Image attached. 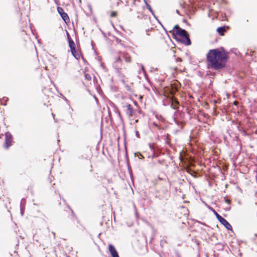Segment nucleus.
I'll list each match as a JSON object with an SVG mask.
<instances>
[{
	"label": "nucleus",
	"instance_id": "f257e3e1",
	"mask_svg": "<svg viewBox=\"0 0 257 257\" xmlns=\"http://www.w3.org/2000/svg\"><path fill=\"white\" fill-rule=\"evenodd\" d=\"M208 66L215 70L225 67L227 60V54L221 48L210 50L207 54Z\"/></svg>",
	"mask_w": 257,
	"mask_h": 257
},
{
	"label": "nucleus",
	"instance_id": "f03ea898",
	"mask_svg": "<svg viewBox=\"0 0 257 257\" xmlns=\"http://www.w3.org/2000/svg\"><path fill=\"white\" fill-rule=\"evenodd\" d=\"M173 31V34L175 35L176 39H178L185 45H189L191 44L190 40L185 30L182 29L176 25L174 27Z\"/></svg>",
	"mask_w": 257,
	"mask_h": 257
},
{
	"label": "nucleus",
	"instance_id": "7ed1b4c3",
	"mask_svg": "<svg viewBox=\"0 0 257 257\" xmlns=\"http://www.w3.org/2000/svg\"><path fill=\"white\" fill-rule=\"evenodd\" d=\"M5 136V141L3 146L5 149H8L12 145L13 142V137L9 132H6Z\"/></svg>",
	"mask_w": 257,
	"mask_h": 257
},
{
	"label": "nucleus",
	"instance_id": "20e7f679",
	"mask_svg": "<svg viewBox=\"0 0 257 257\" xmlns=\"http://www.w3.org/2000/svg\"><path fill=\"white\" fill-rule=\"evenodd\" d=\"M57 11L58 13L61 15V18L63 21L66 23L70 22V19L67 13H65L64 10L61 7L57 8Z\"/></svg>",
	"mask_w": 257,
	"mask_h": 257
},
{
	"label": "nucleus",
	"instance_id": "39448f33",
	"mask_svg": "<svg viewBox=\"0 0 257 257\" xmlns=\"http://www.w3.org/2000/svg\"><path fill=\"white\" fill-rule=\"evenodd\" d=\"M72 56L77 60H79L81 57H82L81 51L79 48L74 49L70 50Z\"/></svg>",
	"mask_w": 257,
	"mask_h": 257
},
{
	"label": "nucleus",
	"instance_id": "423d86ee",
	"mask_svg": "<svg viewBox=\"0 0 257 257\" xmlns=\"http://www.w3.org/2000/svg\"><path fill=\"white\" fill-rule=\"evenodd\" d=\"M108 250L112 257H119L115 247L112 244L108 245Z\"/></svg>",
	"mask_w": 257,
	"mask_h": 257
},
{
	"label": "nucleus",
	"instance_id": "0eeeda50",
	"mask_svg": "<svg viewBox=\"0 0 257 257\" xmlns=\"http://www.w3.org/2000/svg\"><path fill=\"white\" fill-rule=\"evenodd\" d=\"M220 222L228 230L232 229L231 225L222 217H220Z\"/></svg>",
	"mask_w": 257,
	"mask_h": 257
},
{
	"label": "nucleus",
	"instance_id": "6e6552de",
	"mask_svg": "<svg viewBox=\"0 0 257 257\" xmlns=\"http://www.w3.org/2000/svg\"><path fill=\"white\" fill-rule=\"evenodd\" d=\"M68 43H69V47L70 50L76 48L75 44L72 40H70V41H69Z\"/></svg>",
	"mask_w": 257,
	"mask_h": 257
},
{
	"label": "nucleus",
	"instance_id": "1a4fd4ad",
	"mask_svg": "<svg viewBox=\"0 0 257 257\" xmlns=\"http://www.w3.org/2000/svg\"><path fill=\"white\" fill-rule=\"evenodd\" d=\"M84 76L86 80L89 81L91 80L92 77L90 74L85 72L84 74Z\"/></svg>",
	"mask_w": 257,
	"mask_h": 257
},
{
	"label": "nucleus",
	"instance_id": "9d476101",
	"mask_svg": "<svg viewBox=\"0 0 257 257\" xmlns=\"http://www.w3.org/2000/svg\"><path fill=\"white\" fill-rule=\"evenodd\" d=\"M217 31L220 35H222L223 32L225 31V28L223 27H219L217 28Z\"/></svg>",
	"mask_w": 257,
	"mask_h": 257
},
{
	"label": "nucleus",
	"instance_id": "9b49d317",
	"mask_svg": "<svg viewBox=\"0 0 257 257\" xmlns=\"http://www.w3.org/2000/svg\"><path fill=\"white\" fill-rule=\"evenodd\" d=\"M110 16L111 18H115L117 16V12L116 11H112L110 13Z\"/></svg>",
	"mask_w": 257,
	"mask_h": 257
},
{
	"label": "nucleus",
	"instance_id": "f8f14e48",
	"mask_svg": "<svg viewBox=\"0 0 257 257\" xmlns=\"http://www.w3.org/2000/svg\"><path fill=\"white\" fill-rule=\"evenodd\" d=\"M178 102L177 101L173 102L171 106L173 109H176L178 107Z\"/></svg>",
	"mask_w": 257,
	"mask_h": 257
},
{
	"label": "nucleus",
	"instance_id": "ddd939ff",
	"mask_svg": "<svg viewBox=\"0 0 257 257\" xmlns=\"http://www.w3.org/2000/svg\"><path fill=\"white\" fill-rule=\"evenodd\" d=\"M146 6H147V7L148 9V10L150 11V12H151L153 14V10H152L151 7L147 3H146Z\"/></svg>",
	"mask_w": 257,
	"mask_h": 257
},
{
	"label": "nucleus",
	"instance_id": "4468645a",
	"mask_svg": "<svg viewBox=\"0 0 257 257\" xmlns=\"http://www.w3.org/2000/svg\"><path fill=\"white\" fill-rule=\"evenodd\" d=\"M66 33H67V40H68V41H70V40H72V39H71V38L70 37V35H69V33H68L67 31L66 32Z\"/></svg>",
	"mask_w": 257,
	"mask_h": 257
},
{
	"label": "nucleus",
	"instance_id": "2eb2a0df",
	"mask_svg": "<svg viewBox=\"0 0 257 257\" xmlns=\"http://www.w3.org/2000/svg\"><path fill=\"white\" fill-rule=\"evenodd\" d=\"M215 215H216V216L217 218L218 219V220L219 221H220V219H219V218H220V217H221V216L220 215H219L217 212H215Z\"/></svg>",
	"mask_w": 257,
	"mask_h": 257
},
{
	"label": "nucleus",
	"instance_id": "dca6fc26",
	"mask_svg": "<svg viewBox=\"0 0 257 257\" xmlns=\"http://www.w3.org/2000/svg\"><path fill=\"white\" fill-rule=\"evenodd\" d=\"M124 146H125V155L127 156V148H126V143H124Z\"/></svg>",
	"mask_w": 257,
	"mask_h": 257
},
{
	"label": "nucleus",
	"instance_id": "f3484780",
	"mask_svg": "<svg viewBox=\"0 0 257 257\" xmlns=\"http://www.w3.org/2000/svg\"><path fill=\"white\" fill-rule=\"evenodd\" d=\"M225 201H226L227 203H229V202H230V201H229V200H228V199H226V200H225Z\"/></svg>",
	"mask_w": 257,
	"mask_h": 257
},
{
	"label": "nucleus",
	"instance_id": "a211bd4d",
	"mask_svg": "<svg viewBox=\"0 0 257 257\" xmlns=\"http://www.w3.org/2000/svg\"><path fill=\"white\" fill-rule=\"evenodd\" d=\"M136 136H137L138 137H139V134L138 132H136Z\"/></svg>",
	"mask_w": 257,
	"mask_h": 257
}]
</instances>
